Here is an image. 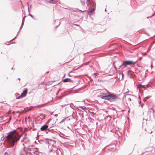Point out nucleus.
Masks as SVG:
<instances>
[{
	"mask_svg": "<svg viewBox=\"0 0 155 155\" xmlns=\"http://www.w3.org/2000/svg\"><path fill=\"white\" fill-rule=\"evenodd\" d=\"M21 136L16 133L15 130L10 132L5 137L8 147H13L15 143L20 139Z\"/></svg>",
	"mask_w": 155,
	"mask_h": 155,
	"instance_id": "nucleus-1",
	"label": "nucleus"
},
{
	"mask_svg": "<svg viewBox=\"0 0 155 155\" xmlns=\"http://www.w3.org/2000/svg\"><path fill=\"white\" fill-rule=\"evenodd\" d=\"M101 98L102 99L108 100L110 102L115 101L117 98V96L113 94H110L105 96H101Z\"/></svg>",
	"mask_w": 155,
	"mask_h": 155,
	"instance_id": "nucleus-2",
	"label": "nucleus"
},
{
	"mask_svg": "<svg viewBox=\"0 0 155 155\" xmlns=\"http://www.w3.org/2000/svg\"><path fill=\"white\" fill-rule=\"evenodd\" d=\"M136 61H123L121 65L120 66V68L124 66V67H126L127 65L131 66V65L134 64H136Z\"/></svg>",
	"mask_w": 155,
	"mask_h": 155,
	"instance_id": "nucleus-3",
	"label": "nucleus"
},
{
	"mask_svg": "<svg viewBox=\"0 0 155 155\" xmlns=\"http://www.w3.org/2000/svg\"><path fill=\"white\" fill-rule=\"evenodd\" d=\"M21 142L22 143H23L22 145L24 147V148H25L26 147H29V144H30V140H29L26 137H25L23 138V139H22Z\"/></svg>",
	"mask_w": 155,
	"mask_h": 155,
	"instance_id": "nucleus-4",
	"label": "nucleus"
},
{
	"mask_svg": "<svg viewBox=\"0 0 155 155\" xmlns=\"http://www.w3.org/2000/svg\"><path fill=\"white\" fill-rule=\"evenodd\" d=\"M116 147V145L114 144H113L108 146H106L102 149V150H104L105 149H107L108 150L111 149H114Z\"/></svg>",
	"mask_w": 155,
	"mask_h": 155,
	"instance_id": "nucleus-5",
	"label": "nucleus"
},
{
	"mask_svg": "<svg viewBox=\"0 0 155 155\" xmlns=\"http://www.w3.org/2000/svg\"><path fill=\"white\" fill-rule=\"evenodd\" d=\"M28 92V90L27 89H25L24 90L23 92L21 93V95L19 96L17 98V99H19L20 97H25L27 93Z\"/></svg>",
	"mask_w": 155,
	"mask_h": 155,
	"instance_id": "nucleus-6",
	"label": "nucleus"
},
{
	"mask_svg": "<svg viewBox=\"0 0 155 155\" xmlns=\"http://www.w3.org/2000/svg\"><path fill=\"white\" fill-rule=\"evenodd\" d=\"M48 126L47 125H44L41 127V131H46L47 130H52L51 129V127H50L48 128Z\"/></svg>",
	"mask_w": 155,
	"mask_h": 155,
	"instance_id": "nucleus-7",
	"label": "nucleus"
},
{
	"mask_svg": "<svg viewBox=\"0 0 155 155\" xmlns=\"http://www.w3.org/2000/svg\"><path fill=\"white\" fill-rule=\"evenodd\" d=\"M74 119V117L73 116H72L71 117V118H66L64 119H63L61 122H60V123H63V122H64L65 120H67L68 121V120H70L71 119Z\"/></svg>",
	"mask_w": 155,
	"mask_h": 155,
	"instance_id": "nucleus-8",
	"label": "nucleus"
},
{
	"mask_svg": "<svg viewBox=\"0 0 155 155\" xmlns=\"http://www.w3.org/2000/svg\"><path fill=\"white\" fill-rule=\"evenodd\" d=\"M28 149L31 151H33V152L35 153V152L37 151L38 149L37 148H34V149H31V148H28Z\"/></svg>",
	"mask_w": 155,
	"mask_h": 155,
	"instance_id": "nucleus-9",
	"label": "nucleus"
},
{
	"mask_svg": "<svg viewBox=\"0 0 155 155\" xmlns=\"http://www.w3.org/2000/svg\"><path fill=\"white\" fill-rule=\"evenodd\" d=\"M80 2L82 4V5H84L85 4V0H80Z\"/></svg>",
	"mask_w": 155,
	"mask_h": 155,
	"instance_id": "nucleus-10",
	"label": "nucleus"
},
{
	"mask_svg": "<svg viewBox=\"0 0 155 155\" xmlns=\"http://www.w3.org/2000/svg\"><path fill=\"white\" fill-rule=\"evenodd\" d=\"M69 80H70V78H67L63 80V82H68Z\"/></svg>",
	"mask_w": 155,
	"mask_h": 155,
	"instance_id": "nucleus-11",
	"label": "nucleus"
},
{
	"mask_svg": "<svg viewBox=\"0 0 155 155\" xmlns=\"http://www.w3.org/2000/svg\"><path fill=\"white\" fill-rule=\"evenodd\" d=\"M95 9L94 8H92L91 10L89 11V13H90L91 15L92 14L94 11Z\"/></svg>",
	"mask_w": 155,
	"mask_h": 155,
	"instance_id": "nucleus-12",
	"label": "nucleus"
},
{
	"mask_svg": "<svg viewBox=\"0 0 155 155\" xmlns=\"http://www.w3.org/2000/svg\"><path fill=\"white\" fill-rule=\"evenodd\" d=\"M55 153H56V154L57 155H59V152H60V151L58 149H57L55 151Z\"/></svg>",
	"mask_w": 155,
	"mask_h": 155,
	"instance_id": "nucleus-13",
	"label": "nucleus"
},
{
	"mask_svg": "<svg viewBox=\"0 0 155 155\" xmlns=\"http://www.w3.org/2000/svg\"><path fill=\"white\" fill-rule=\"evenodd\" d=\"M90 0H87L86 3L87 5H89L90 4Z\"/></svg>",
	"mask_w": 155,
	"mask_h": 155,
	"instance_id": "nucleus-14",
	"label": "nucleus"
},
{
	"mask_svg": "<svg viewBox=\"0 0 155 155\" xmlns=\"http://www.w3.org/2000/svg\"><path fill=\"white\" fill-rule=\"evenodd\" d=\"M139 86H140V87H143V88L144 87V85H142V84H139Z\"/></svg>",
	"mask_w": 155,
	"mask_h": 155,
	"instance_id": "nucleus-15",
	"label": "nucleus"
},
{
	"mask_svg": "<svg viewBox=\"0 0 155 155\" xmlns=\"http://www.w3.org/2000/svg\"><path fill=\"white\" fill-rule=\"evenodd\" d=\"M68 82H73V81H72L71 79L70 78V80H69Z\"/></svg>",
	"mask_w": 155,
	"mask_h": 155,
	"instance_id": "nucleus-16",
	"label": "nucleus"
},
{
	"mask_svg": "<svg viewBox=\"0 0 155 155\" xmlns=\"http://www.w3.org/2000/svg\"><path fill=\"white\" fill-rule=\"evenodd\" d=\"M93 4L94 6H95L96 3L94 2H93Z\"/></svg>",
	"mask_w": 155,
	"mask_h": 155,
	"instance_id": "nucleus-17",
	"label": "nucleus"
},
{
	"mask_svg": "<svg viewBox=\"0 0 155 155\" xmlns=\"http://www.w3.org/2000/svg\"><path fill=\"white\" fill-rule=\"evenodd\" d=\"M26 16H25L23 18V19L22 20V22H24V21H25V18Z\"/></svg>",
	"mask_w": 155,
	"mask_h": 155,
	"instance_id": "nucleus-18",
	"label": "nucleus"
},
{
	"mask_svg": "<svg viewBox=\"0 0 155 155\" xmlns=\"http://www.w3.org/2000/svg\"><path fill=\"white\" fill-rule=\"evenodd\" d=\"M144 105V104L142 103L141 104V107L142 108L143 107V106Z\"/></svg>",
	"mask_w": 155,
	"mask_h": 155,
	"instance_id": "nucleus-19",
	"label": "nucleus"
},
{
	"mask_svg": "<svg viewBox=\"0 0 155 155\" xmlns=\"http://www.w3.org/2000/svg\"><path fill=\"white\" fill-rule=\"evenodd\" d=\"M155 14V12L153 14V15L151 16L150 17H149L151 18V17H152V16H153Z\"/></svg>",
	"mask_w": 155,
	"mask_h": 155,
	"instance_id": "nucleus-20",
	"label": "nucleus"
},
{
	"mask_svg": "<svg viewBox=\"0 0 155 155\" xmlns=\"http://www.w3.org/2000/svg\"><path fill=\"white\" fill-rule=\"evenodd\" d=\"M29 15L32 18H33V16H32V15H31L30 14H29Z\"/></svg>",
	"mask_w": 155,
	"mask_h": 155,
	"instance_id": "nucleus-21",
	"label": "nucleus"
},
{
	"mask_svg": "<svg viewBox=\"0 0 155 155\" xmlns=\"http://www.w3.org/2000/svg\"><path fill=\"white\" fill-rule=\"evenodd\" d=\"M22 27L21 26V27L20 28V29H19V31H18V32H19L20 31V30H21V28Z\"/></svg>",
	"mask_w": 155,
	"mask_h": 155,
	"instance_id": "nucleus-22",
	"label": "nucleus"
},
{
	"mask_svg": "<svg viewBox=\"0 0 155 155\" xmlns=\"http://www.w3.org/2000/svg\"><path fill=\"white\" fill-rule=\"evenodd\" d=\"M24 22H22V24H21V26H22L23 25V24H24Z\"/></svg>",
	"mask_w": 155,
	"mask_h": 155,
	"instance_id": "nucleus-23",
	"label": "nucleus"
},
{
	"mask_svg": "<svg viewBox=\"0 0 155 155\" xmlns=\"http://www.w3.org/2000/svg\"><path fill=\"white\" fill-rule=\"evenodd\" d=\"M79 107L81 108H83V107L82 106H79Z\"/></svg>",
	"mask_w": 155,
	"mask_h": 155,
	"instance_id": "nucleus-24",
	"label": "nucleus"
},
{
	"mask_svg": "<svg viewBox=\"0 0 155 155\" xmlns=\"http://www.w3.org/2000/svg\"><path fill=\"white\" fill-rule=\"evenodd\" d=\"M12 41V40L11 41H10V44H11V43H12L11 42Z\"/></svg>",
	"mask_w": 155,
	"mask_h": 155,
	"instance_id": "nucleus-25",
	"label": "nucleus"
},
{
	"mask_svg": "<svg viewBox=\"0 0 155 155\" xmlns=\"http://www.w3.org/2000/svg\"><path fill=\"white\" fill-rule=\"evenodd\" d=\"M68 128H69V129H70L71 130V129L69 128L68 127Z\"/></svg>",
	"mask_w": 155,
	"mask_h": 155,
	"instance_id": "nucleus-26",
	"label": "nucleus"
},
{
	"mask_svg": "<svg viewBox=\"0 0 155 155\" xmlns=\"http://www.w3.org/2000/svg\"><path fill=\"white\" fill-rule=\"evenodd\" d=\"M45 104H42V105H41V106H43Z\"/></svg>",
	"mask_w": 155,
	"mask_h": 155,
	"instance_id": "nucleus-27",
	"label": "nucleus"
},
{
	"mask_svg": "<svg viewBox=\"0 0 155 155\" xmlns=\"http://www.w3.org/2000/svg\"><path fill=\"white\" fill-rule=\"evenodd\" d=\"M16 36H15V38H14L13 39H14L15 38H16Z\"/></svg>",
	"mask_w": 155,
	"mask_h": 155,
	"instance_id": "nucleus-28",
	"label": "nucleus"
},
{
	"mask_svg": "<svg viewBox=\"0 0 155 155\" xmlns=\"http://www.w3.org/2000/svg\"><path fill=\"white\" fill-rule=\"evenodd\" d=\"M105 12H106V8L105 9Z\"/></svg>",
	"mask_w": 155,
	"mask_h": 155,
	"instance_id": "nucleus-29",
	"label": "nucleus"
},
{
	"mask_svg": "<svg viewBox=\"0 0 155 155\" xmlns=\"http://www.w3.org/2000/svg\"><path fill=\"white\" fill-rule=\"evenodd\" d=\"M58 26H56L55 28H56Z\"/></svg>",
	"mask_w": 155,
	"mask_h": 155,
	"instance_id": "nucleus-30",
	"label": "nucleus"
},
{
	"mask_svg": "<svg viewBox=\"0 0 155 155\" xmlns=\"http://www.w3.org/2000/svg\"><path fill=\"white\" fill-rule=\"evenodd\" d=\"M103 72V71H101V72Z\"/></svg>",
	"mask_w": 155,
	"mask_h": 155,
	"instance_id": "nucleus-31",
	"label": "nucleus"
},
{
	"mask_svg": "<svg viewBox=\"0 0 155 155\" xmlns=\"http://www.w3.org/2000/svg\"><path fill=\"white\" fill-rule=\"evenodd\" d=\"M18 80H20V78H18Z\"/></svg>",
	"mask_w": 155,
	"mask_h": 155,
	"instance_id": "nucleus-32",
	"label": "nucleus"
},
{
	"mask_svg": "<svg viewBox=\"0 0 155 155\" xmlns=\"http://www.w3.org/2000/svg\"><path fill=\"white\" fill-rule=\"evenodd\" d=\"M30 7H31V5H30Z\"/></svg>",
	"mask_w": 155,
	"mask_h": 155,
	"instance_id": "nucleus-33",
	"label": "nucleus"
},
{
	"mask_svg": "<svg viewBox=\"0 0 155 155\" xmlns=\"http://www.w3.org/2000/svg\"><path fill=\"white\" fill-rule=\"evenodd\" d=\"M13 68H12L11 69L12 70L13 69Z\"/></svg>",
	"mask_w": 155,
	"mask_h": 155,
	"instance_id": "nucleus-34",
	"label": "nucleus"
},
{
	"mask_svg": "<svg viewBox=\"0 0 155 155\" xmlns=\"http://www.w3.org/2000/svg\"><path fill=\"white\" fill-rule=\"evenodd\" d=\"M122 76H123V74H122Z\"/></svg>",
	"mask_w": 155,
	"mask_h": 155,
	"instance_id": "nucleus-35",
	"label": "nucleus"
}]
</instances>
